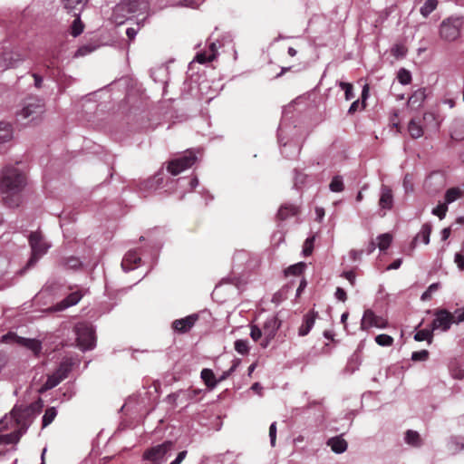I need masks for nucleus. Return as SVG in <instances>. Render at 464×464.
I'll list each match as a JSON object with an SVG mask.
<instances>
[{
    "instance_id": "f257e3e1",
    "label": "nucleus",
    "mask_w": 464,
    "mask_h": 464,
    "mask_svg": "<svg viewBox=\"0 0 464 464\" xmlns=\"http://www.w3.org/2000/svg\"><path fill=\"white\" fill-rule=\"evenodd\" d=\"M26 185V177L16 167H5L0 175V193L4 205L17 208L22 202V191Z\"/></svg>"
},
{
    "instance_id": "f03ea898",
    "label": "nucleus",
    "mask_w": 464,
    "mask_h": 464,
    "mask_svg": "<svg viewBox=\"0 0 464 464\" xmlns=\"http://www.w3.org/2000/svg\"><path fill=\"white\" fill-rule=\"evenodd\" d=\"M147 3L140 0H124L118 4L112 13V19L116 24H123L126 19L140 10H146Z\"/></svg>"
},
{
    "instance_id": "7ed1b4c3",
    "label": "nucleus",
    "mask_w": 464,
    "mask_h": 464,
    "mask_svg": "<svg viewBox=\"0 0 464 464\" xmlns=\"http://www.w3.org/2000/svg\"><path fill=\"white\" fill-rule=\"evenodd\" d=\"M29 244L32 249V255L29 258L25 269H30L35 266L38 260L47 252L50 246L44 241L40 232H32L29 236Z\"/></svg>"
},
{
    "instance_id": "20e7f679",
    "label": "nucleus",
    "mask_w": 464,
    "mask_h": 464,
    "mask_svg": "<svg viewBox=\"0 0 464 464\" xmlns=\"http://www.w3.org/2000/svg\"><path fill=\"white\" fill-rule=\"evenodd\" d=\"M76 341L82 350H92L95 346V332L87 323H80L75 326Z\"/></svg>"
},
{
    "instance_id": "39448f33",
    "label": "nucleus",
    "mask_w": 464,
    "mask_h": 464,
    "mask_svg": "<svg viewBox=\"0 0 464 464\" xmlns=\"http://www.w3.org/2000/svg\"><path fill=\"white\" fill-rule=\"evenodd\" d=\"M463 22L461 18H448L442 21L440 27V37L447 42L456 41L460 35Z\"/></svg>"
},
{
    "instance_id": "423d86ee",
    "label": "nucleus",
    "mask_w": 464,
    "mask_h": 464,
    "mask_svg": "<svg viewBox=\"0 0 464 464\" xmlns=\"http://www.w3.org/2000/svg\"><path fill=\"white\" fill-rule=\"evenodd\" d=\"M44 112V102L41 99L30 97L24 102L18 116L23 120L33 121Z\"/></svg>"
},
{
    "instance_id": "0eeeda50",
    "label": "nucleus",
    "mask_w": 464,
    "mask_h": 464,
    "mask_svg": "<svg viewBox=\"0 0 464 464\" xmlns=\"http://www.w3.org/2000/svg\"><path fill=\"white\" fill-rule=\"evenodd\" d=\"M174 447V442L171 440H166L162 444L151 447L146 450L143 453V459L145 460L160 464L169 451Z\"/></svg>"
},
{
    "instance_id": "6e6552de",
    "label": "nucleus",
    "mask_w": 464,
    "mask_h": 464,
    "mask_svg": "<svg viewBox=\"0 0 464 464\" xmlns=\"http://www.w3.org/2000/svg\"><path fill=\"white\" fill-rule=\"evenodd\" d=\"M196 160V155L192 151H188L185 155L170 160L167 166V169L173 176H177L194 165Z\"/></svg>"
},
{
    "instance_id": "1a4fd4ad",
    "label": "nucleus",
    "mask_w": 464,
    "mask_h": 464,
    "mask_svg": "<svg viewBox=\"0 0 464 464\" xmlns=\"http://www.w3.org/2000/svg\"><path fill=\"white\" fill-rule=\"evenodd\" d=\"M435 319L431 323L432 330L440 329L443 332L448 331L454 324V314L446 309H438L434 313Z\"/></svg>"
},
{
    "instance_id": "9d476101",
    "label": "nucleus",
    "mask_w": 464,
    "mask_h": 464,
    "mask_svg": "<svg viewBox=\"0 0 464 464\" xmlns=\"http://www.w3.org/2000/svg\"><path fill=\"white\" fill-rule=\"evenodd\" d=\"M388 321L382 316L375 314L371 309H366L361 321V329L367 331L371 327L386 328Z\"/></svg>"
},
{
    "instance_id": "9b49d317",
    "label": "nucleus",
    "mask_w": 464,
    "mask_h": 464,
    "mask_svg": "<svg viewBox=\"0 0 464 464\" xmlns=\"http://www.w3.org/2000/svg\"><path fill=\"white\" fill-rule=\"evenodd\" d=\"M25 59V53L19 49L5 50L2 53V70L16 67Z\"/></svg>"
},
{
    "instance_id": "f8f14e48",
    "label": "nucleus",
    "mask_w": 464,
    "mask_h": 464,
    "mask_svg": "<svg viewBox=\"0 0 464 464\" xmlns=\"http://www.w3.org/2000/svg\"><path fill=\"white\" fill-rule=\"evenodd\" d=\"M10 340L15 341L17 343L25 346L34 352L35 355H38L42 350L41 342L35 339H27L24 337L17 336L15 334L8 333L5 334L2 338L4 343H8Z\"/></svg>"
},
{
    "instance_id": "ddd939ff",
    "label": "nucleus",
    "mask_w": 464,
    "mask_h": 464,
    "mask_svg": "<svg viewBox=\"0 0 464 464\" xmlns=\"http://www.w3.org/2000/svg\"><path fill=\"white\" fill-rule=\"evenodd\" d=\"M281 325L280 320L276 316H271L266 319L263 325L264 341L261 343L263 347H266L270 341L274 339L277 330Z\"/></svg>"
},
{
    "instance_id": "4468645a",
    "label": "nucleus",
    "mask_w": 464,
    "mask_h": 464,
    "mask_svg": "<svg viewBox=\"0 0 464 464\" xmlns=\"http://www.w3.org/2000/svg\"><path fill=\"white\" fill-rule=\"evenodd\" d=\"M198 320V315L196 314L188 315L181 319L173 321L171 326L172 329L179 334H186L195 325Z\"/></svg>"
},
{
    "instance_id": "2eb2a0df",
    "label": "nucleus",
    "mask_w": 464,
    "mask_h": 464,
    "mask_svg": "<svg viewBox=\"0 0 464 464\" xmlns=\"http://www.w3.org/2000/svg\"><path fill=\"white\" fill-rule=\"evenodd\" d=\"M379 206L382 209L390 210L393 207V194L390 187L382 185L379 198Z\"/></svg>"
},
{
    "instance_id": "dca6fc26",
    "label": "nucleus",
    "mask_w": 464,
    "mask_h": 464,
    "mask_svg": "<svg viewBox=\"0 0 464 464\" xmlns=\"http://www.w3.org/2000/svg\"><path fill=\"white\" fill-rule=\"evenodd\" d=\"M141 261V258L136 250L129 251L121 261V267L125 271L132 270Z\"/></svg>"
},
{
    "instance_id": "f3484780",
    "label": "nucleus",
    "mask_w": 464,
    "mask_h": 464,
    "mask_svg": "<svg viewBox=\"0 0 464 464\" xmlns=\"http://www.w3.org/2000/svg\"><path fill=\"white\" fill-rule=\"evenodd\" d=\"M317 313L311 311L304 315L303 324L298 329V334L300 336H305L309 334L311 329L314 327Z\"/></svg>"
},
{
    "instance_id": "a211bd4d",
    "label": "nucleus",
    "mask_w": 464,
    "mask_h": 464,
    "mask_svg": "<svg viewBox=\"0 0 464 464\" xmlns=\"http://www.w3.org/2000/svg\"><path fill=\"white\" fill-rule=\"evenodd\" d=\"M162 183L163 177L159 173L142 181L140 185V188L143 191H152L158 189L162 185Z\"/></svg>"
},
{
    "instance_id": "6ab92c4d",
    "label": "nucleus",
    "mask_w": 464,
    "mask_h": 464,
    "mask_svg": "<svg viewBox=\"0 0 464 464\" xmlns=\"http://www.w3.org/2000/svg\"><path fill=\"white\" fill-rule=\"evenodd\" d=\"M298 213V207L291 204L282 205L277 212V218L284 221L288 218L296 216Z\"/></svg>"
},
{
    "instance_id": "aec40b11",
    "label": "nucleus",
    "mask_w": 464,
    "mask_h": 464,
    "mask_svg": "<svg viewBox=\"0 0 464 464\" xmlns=\"http://www.w3.org/2000/svg\"><path fill=\"white\" fill-rule=\"evenodd\" d=\"M64 9H66L69 13L80 14L84 6L86 5L88 0H62Z\"/></svg>"
},
{
    "instance_id": "412c9836",
    "label": "nucleus",
    "mask_w": 464,
    "mask_h": 464,
    "mask_svg": "<svg viewBox=\"0 0 464 464\" xmlns=\"http://www.w3.org/2000/svg\"><path fill=\"white\" fill-rule=\"evenodd\" d=\"M426 99L425 88H420L415 91L408 100V105L411 108L417 109L421 106L422 102Z\"/></svg>"
},
{
    "instance_id": "4be33fe9",
    "label": "nucleus",
    "mask_w": 464,
    "mask_h": 464,
    "mask_svg": "<svg viewBox=\"0 0 464 464\" xmlns=\"http://www.w3.org/2000/svg\"><path fill=\"white\" fill-rule=\"evenodd\" d=\"M431 230L432 227L430 223L423 224L420 231L416 235L411 244L414 246L417 242L420 241L423 244L428 245L430 243Z\"/></svg>"
},
{
    "instance_id": "5701e85b",
    "label": "nucleus",
    "mask_w": 464,
    "mask_h": 464,
    "mask_svg": "<svg viewBox=\"0 0 464 464\" xmlns=\"http://www.w3.org/2000/svg\"><path fill=\"white\" fill-rule=\"evenodd\" d=\"M327 445L331 447L334 452L339 454L344 452L348 446L346 440L339 436L329 439Z\"/></svg>"
},
{
    "instance_id": "b1692460",
    "label": "nucleus",
    "mask_w": 464,
    "mask_h": 464,
    "mask_svg": "<svg viewBox=\"0 0 464 464\" xmlns=\"http://www.w3.org/2000/svg\"><path fill=\"white\" fill-rule=\"evenodd\" d=\"M200 377L203 380L204 383L209 388L213 389L216 387L218 381L216 380L215 374L210 369H203L200 373Z\"/></svg>"
},
{
    "instance_id": "393cba45",
    "label": "nucleus",
    "mask_w": 464,
    "mask_h": 464,
    "mask_svg": "<svg viewBox=\"0 0 464 464\" xmlns=\"http://www.w3.org/2000/svg\"><path fill=\"white\" fill-rule=\"evenodd\" d=\"M464 195L463 190H461L459 188H449L445 193V203L450 204L457 199L460 198Z\"/></svg>"
},
{
    "instance_id": "a878e982",
    "label": "nucleus",
    "mask_w": 464,
    "mask_h": 464,
    "mask_svg": "<svg viewBox=\"0 0 464 464\" xmlns=\"http://www.w3.org/2000/svg\"><path fill=\"white\" fill-rule=\"evenodd\" d=\"M13 137L12 128L9 123L0 122V144L9 141Z\"/></svg>"
},
{
    "instance_id": "bb28decb",
    "label": "nucleus",
    "mask_w": 464,
    "mask_h": 464,
    "mask_svg": "<svg viewBox=\"0 0 464 464\" xmlns=\"http://www.w3.org/2000/svg\"><path fill=\"white\" fill-rule=\"evenodd\" d=\"M62 382L61 378H59L55 372L51 375H48L46 382L43 384L40 389L41 392H46L56 387Z\"/></svg>"
},
{
    "instance_id": "cd10ccee",
    "label": "nucleus",
    "mask_w": 464,
    "mask_h": 464,
    "mask_svg": "<svg viewBox=\"0 0 464 464\" xmlns=\"http://www.w3.org/2000/svg\"><path fill=\"white\" fill-rule=\"evenodd\" d=\"M405 441L411 446L420 447L421 445V439L420 434L415 431L409 430L405 434Z\"/></svg>"
},
{
    "instance_id": "c85d7f7f",
    "label": "nucleus",
    "mask_w": 464,
    "mask_h": 464,
    "mask_svg": "<svg viewBox=\"0 0 464 464\" xmlns=\"http://www.w3.org/2000/svg\"><path fill=\"white\" fill-rule=\"evenodd\" d=\"M438 6V0H427L420 7V14L424 17H428Z\"/></svg>"
},
{
    "instance_id": "c756f323",
    "label": "nucleus",
    "mask_w": 464,
    "mask_h": 464,
    "mask_svg": "<svg viewBox=\"0 0 464 464\" xmlns=\"http://www.w3.org/2000/svg\"><path fill=\"white\" fill-rule=\"evenodd\" d=\"M306 265L304 262L292 265L285 270V276H300L304 273Z\"/></svg>"
},
{
    "instance_id": "7c9ffc66",
    "label": "nucleus",
    "mask_w": 464,
    "mask_h": 464,
    "mask_svg": "<svg viewBox=\"0 0 464 464\" xmlns=\"http://www.w3.org/2000/svg\"><path fill=\"white\" fill-rule=\"evenodd\" d=\"M432 332H433L432 328L419 330L415 334L414 339L418 342L426 340V341H428L429 343H430L432 342V337H433Z\"/></svg>"
},
{
    "instance_id": "2f4dec72",
    "label": "nucleus",
    "mask_w": 464,
    "mask_h": 464,
    "mask_svg": "<svg viewBox=\"0 0 464 464\" xmlns=\"http://www.w3.org/2000/svg\"><path fill=\"white\" fill-rule=\"evenodd\" d=\"M408 130L410 135L413 139H418L423 135V130L420 124H418L414 120H411L409 122Z\"/></svg>"
},
{
    "instance_id": "473e14b6",
    "label": "nucleus",
    "mask_w": 464,
    "mask_h": 464,
    "mask_svg": "<svg viewBox=\"0 0 464 464\" xmlns=\"http://www.w3.org/2000/svg\"><path fill=\"white\" fill-rule=\"evenodd\" d=\"M57 415V411L54 407L47 408L43 416V428L47 427L51 424Z\"/></svg>"
},
{
    "instance_id": "72a5a7b5",
    "label": "nucleus",
    "mask_w": 464,
    "mask_h": 464,
    "mask_svg": "<svg viewBox=\"0 0 464 464\" xmlns=\"http://www.w3.org/2000/svg\"><path fill=\"white\" fill-rule=\"evenodd\" d=\"M79 14H77V13H75L73 14L76 18L74 19V21L72 22V24L71 26V34L73 35L74 37L80 35L82 33L83 28H84L83 24L80 20Z\"/></svg>"
},
{
    "instance_id": "f704fd0d",
    "label": "nucleus",
    "mask_w": 464,
    "mask_h": 464,
    "mask_svg": "<svg viewBox=\"0 0 464 464\" xmlns=\"http://www.w3.org/2000/svg\"><path fill=\"white\" fill-rule=\"evenodd\" d=\"M82 295L80 292H73V293H71L63 302H62V304H63V307H69V306H72V305H74L76 304L81 299H82Z\"/></svg>"
},
{
    "instance_id": "c9c22d12",
    "label": "nucleus",
    "mask_w": 464,
    "mask_h": 464,
    "mask_svg": "<svg viewBox=\"0 0 464 464\" xmlns=\"http://www.w3.org/2000/svg\"><path fill=\"white\" fill-rule=\"evenodd\" d=\"M378 247L380 250L384 251L390 246L392 237L389 233L382 234L378 237Z\"/></svg>"
},
{
    "instance_id": "e433bc0d",
    "label": "nucleus",
    "mask_w": 464,
    "mask_h": 464,
    "mask_svg": "<svg viewBox=\"0 0 464 464\" xmlns=\"http://www.w3.org/2000/svg\"><path fill=\"white\" fill-rule=\"evenodd\" d=\"M329 188L333 192H341L344 189L343 179L340 176H335L330 182Z\"/></svg>"
},
{
    "instance_id": "4c0bfd02",
    "label": "nucleus",
    "mask_w": 464,
    "mask_h": 464,
    "mask_svg": "<svg viewBox=\"0 0 464 464\" xmlns=\"http://www.w3.org/2000/svg\"><path fill=\"white\" fill-rule=\"evenodd\" d=\"M70 371H71V364L64 362L59 365V367L57 368V370L54 372L56 373V375L59 378H61L62 381H63L68 376V373L70 372Z\"/></svg>"
},
{
    "instance_id": "58836bf2",
    "label": "nucleus",
    "mask_w": 464,
    "mask_h": 464,
    "mask_svg": "<svg viewBox=\"0 0 464 464\" xmlns=\"http://www.w3.org/2000/svg\"><path fill=\"white\" fill-rule=\"evenodd\" d=\"M215 58H216L215 53H208L207 52H200V53H197L195 60L198 63L203 64V63H206L207 62H212Z\"/></svg>"
},
{
    "instance_id": "ea45409f",
    "label": "nucleus",
    "mask_w": 464,
    "mask_h": 464,
    "mask_svg": "<svg viewBox=\"0 0 464 464\" xmlns=\"http://www.w3.org/2000/svg\"><path fill=\"white\" fill-rule=\"evenodd\" d=\"M375 342L380 346H391L393 343V338L388 334H379L375 337Z\"/></svg>"
},
{
    "instance_id": "a19ab883",
    "label": "nucleus",
    "mask_w": 464,
    "mask_h": 464,
    "mask_svg": "<svg viewBox=\"0 0 464 464\" xmlns=\"http://www.w3.org/2000/svg\"><path fill=\"white\" fill-rule=\"evenodd\" d=\"M314 240H315L314 236L309 237L305 239V241L304 243V247H303V253L305 256L312 255L313 250H314Z\"/></svg>"
},
{
    "instance_id": "79ce46f5",
    "label": "nucleus",
    "mask_w": 464,
    "mask_h": 464,
    "mask_svg": "<svg viewBox=\"0 0 464 464\" xmlns=\"http://www.w3.org/2000/svg\"><path fill=\"white\" fill-rule=\"evenodd\" d=\"M397 77L399 82L403 85L409 84L411 82V74L406 69H401Z\"/></svg>"
},
{
    "instance_id": "37998d69",
    "label": "nucleus",
    "mask_w": 464,
    "mask_h": 464,
    "mask_svg": "<svg viewBox=\"0 0 464 464\" xmlns=\"http://www.w3.org/2000/svg\"><path fill=\"white\" fill-rule=\"evenodd\" d=\"M235 350L240 354H246L249 350L247 341L237 340L235 342Z\"/></svg>"
},
{
    "instance_id": "c03bdc74",
    "label": "nucleus",
    "mask_w": 464,
    "mask_h": 464,
    "mask_svg": "<svg viewBox=\"0 0 464 464\" xmlns=\"http://www.w3.org/2000/svg\"><path fill=\"white\" fill-rule=\"evenodd\" d=\"M448 211V205L444 203L439 204L436 208L432 209V214L439 217L440 219H442L445 218L446 213Z\"/></svg>"
},
{
    "instance_id": "a18cd8bd",
    "label": "nucleus",
    "mask_w": 464,
    "mask_h": 464,
    "mask_svg": "<svg viewBox=\"0 0 464 464\" xmlns=\"http://www.w3.org/2000/svg\"><path fill=\"white\" fill-rule=\"evenodd\" d=\"M81 261L78 257L70 256L64 260V266L71 269H76L81 266Z\"/></svg>"
},
{
    "instance_id": "49530a36",
    "label": "nucleus",
    "mask_w": 464,
    "mask_h": 464,
    "mask_svg": "<svg viewBox=\"0 0 464 464\" xmlns=\"http://www.w3.org/2000/svg\"><path fill=\"white\" fill-rule=\"evenodd\" d=\"M339 86L344 91V96L347 101L353 98V85L351 83L341 82Z\"/></svg>"
},
{
    "instance_id": "de8ad7c7",
    "label": "nucleus",
    "mask_w": 464,
    "mask_h": 464,
    "mask_svg": "<svg viewBox=\"0 0 464 464\" xmlns=\"http://www.w3.org/2000/svg\"><path fill=\"white\" fill-rule=\"evenodd\" d=\"M462 253H456L455 255V263L457 264L459 270H464V239L461 246Z\"/></svg>"
},
{
    "instance_id": "09e8293b",
    "label": "nucleus",
    "mask_w": 464,
    "mask_h": 464,
    "mask_svg": "<svg viewBox=\"0 0 464 464\" xmlns=\"http://www.w3.org/2000/svg\"><path fill=\"white\" fill-rule=\"evenodd\" d=\"M429 357V352L427 350H421L419 352L412 353L411 359L413 361H426Z\"/></svg>"
},
{
    "instance_id": "8fccbe9b",
    "label": "nucleus",
    "mask_w": 464,
    "mask_h": 464,
    "mask_svg": "<svg viewBox=\"0 0 464 464\" xmlns=\"http://www.w3.org/2000/svg\"><path fill=\"white\" fill-rule=\"evenodd\" d=\"M262 335H264L263 329L261 330L256 325L251 326L250 336L255 342L258 341L262 337Z\"/></svg>"
},
{
    "instance_id": "3c124183",
    "label": "nucleus",
    "mask_w": 464,
    "mask_h": 464,
    "mask_svg": "<svg viewBox=\"0 0 464 464\" xmlns=\"http://www.w3.org/2000/svg\"><path fill=\"white\" fill-rule=\"evenodd\" d=\"M269 437L271 440V445L274 447L276 445V423L273 422L269 427Z\"/></svg>"
},
{
    "instance_id": "603ef678",
    "label": "nucleus",
    "mask_w": 464,
    "mask_h": 464,
    "mask_svg": "<svg viewBox=\"0 0 464 464\" xmlns=\"http://www.w3.org/2000/svg\"><path fill=\"white\" fill-rule=\"evenodd\" d=\"M452 314H454V324L464 322V309H458Z\"/></svg>"
},
{
    "instance_id": "864d4df0",
    "label": "nucleus",
    "mask_w": 464,
    "mask_h": 464,
    "mask_svg": "<svg viewBox=\"0 0 464 464\" xmlns=\"http://www.w3.org/2000/svg\"><path fill=\"white\" fill-rule=\"evenodd\" d=\"M335 297L342 302H345L347 299V295L344 289L342 287H337L335 291Z\"/></svg>"
},
{
    "instance_id": "5fc2aeb1",
    "label": "nucleus",
    "mask_w": 464,
    "mask_h": 464,
    "mask_svg": "<svg viewBox=\"0 0 464 464\" xmlns=\"http://www.w3.org/2000/svg\"><path fill=\"white\" fill-rule=\"evenodd\" d=\"M342 276L347 279L352 285L355 284V273L353 271H345Z\"/></svg>"
},
{
    "instance_id": "6e6d98bb",
    "label": "nucleus",
    "mask_w": 464,
    "mask_h": 464,
    "mask_svg": "<svg viewBox=\"0 0 464 464\" xmlns=\"http://www.w3.org/2000/svg\"><path fill=\"white\" fill-rule=\"evenodd\" d=\"M187 453V450L180 451L170 464H180L185 459Z\"/></svg>"
},
{
    "instance_id": "4d7b16f0",
    "label": "nucleus",
    "mask_w": 464,
    "mask_h": 464,
    "mask_svg": "<svg viewBox=\"0 0 464 464\" xmlns=\"http://www.w3.org/2000/svg\"><path fill=\"white\" fill-rule=\"evenodd\" d=\"M33 77L34 79V85L36 88H41L43 83V78L37 73H33Z\"/></svg>"
},
{
    "instance_id": "13d9d810",
    "label": "nucleus",
    "mask_w": 464,
    "mask_h": 464,
    "mask_svg": "<svg viewBox=\"0 0 464 464\" xmlns=\"http://www.w3.org/2000/svg\"><path fill=\"white\" fill-rule=\"evenodd\" d=\"M126 34H127L129 40L132 41V40H134V38L137 34V30L134 28H128L126 31Z\"/></svg>"
},
{
    "instance_id": "bf43d9fd",
    "label": "nucleus",
    "mask_w": 464,
    "mask_h": 464,
    "mask_svg": "<svg viewBox=\"0 0 464 464\" xmlns=\"http://www.w3.org/2000/svg\"><path fill=\"white\" fill-rule=\"evenodd\" d=\"M359 104H360V102H359L358 100H357V101H354V102L351 104V106H350V108H349V110H348V113L353 114V113H354L355 111H357V110H358V108H359Z\"/></svg>"
},
{
    "instance_id": "052dcab7",
    "label": "nucleus",
    "mask_w": 464,
    "mask_h": 464,
    "mask_svg": "<svg viewBox=\"0 0 464 464\" xmlns=\"http://www.w3.org/2000/svg\"><path fill=\"white\" fill-rule=\"evenodd\" d=\"M401 259H396L388 266V269H398L401 266Z\"/></svg>"
},
{
    "instance_id": "680f3d73",
    "label": "nucleus",
    "mask_w": 464,
    "mask_h": 464,
    "mask_svg": "<svg viewBox=\"0 0 464 464\" xmlns=\"http://www.w3.org/2000/svg\"><path fill=\"white\" fill-rule=\"evenodd\" d=\"M439 288H440V284H439V283H433V284H431V285L428 287V289H427V290H428L430 293H431V294H432V293L436 292Z\"/></svg>"
},
{
    "instance_id": "e2e57ef3",
    "label": "nucleus",
    "mask_w": 464,
    "mask_h": 464,
    "mask_svg": "<svg viewBox=\"0 0 464 464\" xmlns=\"http://www.w3.org/2000/svg\"><path fill=\"white\" fill-rule=\"evenodd\" d=\"M431 293H430L428 290H426L422 295H421V300L422 301H428L430 299H431Z\"/></svg>"
},
{
    "instance_id": "0e129e2a",
    "label": "nucleus",
    "mask_w": 464,
    "mask_h": 464,
    "mask_svg": "<svg viewBox=\"0 0 464 464\" xmlns=\"http://www.w3.org/2000/svg\"><path fill=\"white\" fill-rule=\"evenodd\" d=\"M368 86L365 85L363 87V90H362V106L364 107V100L366 99L367 95H368Z\"/></svg>"
},
{
    "instance_id": "69168bd1",
    "label": "nucleus",
    "mask_w": 464,
    "mask_h": 464,
    "mask_svg": "<svg viewBox=\"0 0 464 464\" xmlns=\"http://www.w3.org/2000/svg\"><path fill=\"white\" fill-rule=\"evenodd\" d=\"M251 389L260 394V392L262 391V386L260 385V383L255 382L252 385Z\"/></svg>"
},
{
    "instance_id": "338daca9",
    "label": "nucleus",
    "mask_w": 464,
    "mask_h": 464,
    "mask_svg": "<svg viewBox=\"0 0 464 464\" xmlns=\"http://www.w3.org/2000/svg\"><path fill=\"white\" fill-rule=\"evenodd\" d=\"M236 366L237 365L234 364L227 372H224V374L220 378V381L225 380L236 369Z\"/></svg>"
},
{
    "instance_id": "774afa93",
    "label": "nucleus",
    "mask_w": 464,
    "mask_h": 464,
    "mask_svg": "<svg viewBox=\"0 0 464 464\" xmlns=\"http://www.w3.org/2000/svg\"><path fill=\"white\" fill-rule=\"evenodd\" d=\"M450 235V228L447 227L442 230V239L446 240Z\"/></svg>"
}]
</instances>
